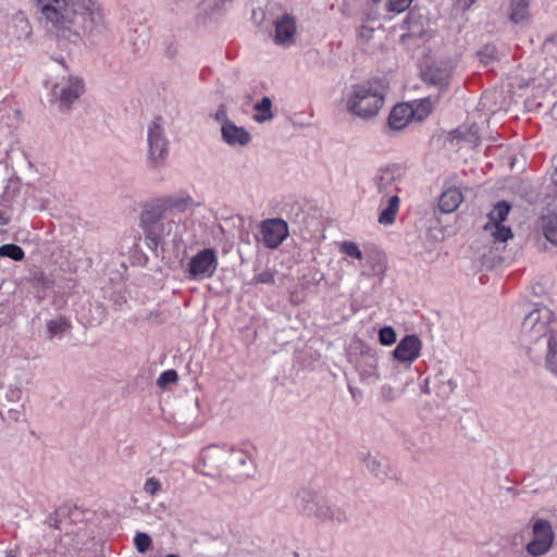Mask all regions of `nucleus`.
Here are the masks:
<instances>
[{
    "instance_id": "obj_41",
    "label": "nucleus",
    "mask_w": 557,
    "mask_h": 557,
    "mask_svg": "<svg viewBox=\"0 0 557 557\" xmlns=\"http://www.w3.org/2000/svg\"><path fill=\"white\" fill-rule=\"evenodd\" d=\"M411 2L412 0H388L387 11L395 14H400L410 7Z\"/></svg>"
},
{
    "instance_id": "obj_1",
    "label": "nucleus",
    "mask_w": 557,
    "mask_h": 557,
    "mask_svg": "<svg viewBox=\"0 0 557 557\" xmlns=\"http://www.w3.org/2000/svg\"><path fill=\"white\" fill-rule=\"evenodd\" d=\"M38 20L57 37L76 42L102 29V12L94 0H33Z\"/></svg>"
},
{
    "instance_id": "obj_56",
    "label": "nucleus",
    "mask_w": 557,
    "mask_h": 557,
    "mask_svg": "<svg viewBox=\"0 0 557 557\" xmlns=\"http://www.w3.org/2000/svg\"><path fill=\"white\" fill-rule=\"evenodd\" d=\"M8 413H9V418L10 419H12L14 421H18L20 420L21 413H20V411L17 409H10L8 411Z\"/></svg>"
},
{
    "instance_id": "obj_10",
    "label": "nucleus",
    "mask_w": 557,
    "mask_h": 557,
    "mask_svg": "<svg viewBox=\"0 0 557 557\" xmlns=\"http://www.w3.org/2000/svg\"><path fill=\"white\" fill-rule=\"evenodd\" d=\"M289 235L288 224L280 218L265 219L256 239L268 249H276Z\"/></svg>"
},
{
    "instance_id": "obj_53",
    "label": "nucleus",
    "mask_w": 557,
    "mask_h": 557,
    "mask_svg": "<svg viewBox=\"0 0 557 557\" xmlns=\"http://www.w3.org/2000/svg\"><path fill=\"white\" fill-rule=\"evenodd\" d=\"M417 23L416 16L412 13H409L405 20L403 21L401 27L407 30H413L412 24Z\"/></svg>"
},
{
    "instance_id": "obj_39",
    "label": "nucleus",
    "mask_w": 557,
    "mask_h": 557,
    "mask_svg": "<svg viewBox=\"0 0 557 557\" xmlns=\"http://www.w3.org/2000/svg\"><path fill=\"white\" fill-rule=\"evenodd\" d=\"M478 57L481 63L490 65L496 60V48L487 45L478 52Z\"/></svg>"
},
{
    "instance_id": "obj_38",
    "label": "nucleus",
    "mask_w": 557,
    "mask_h": 557,
    "mask_svg": "<svg viewBox=\"0 0 557 557\" xmlns=\"http://www.w3.org/2000/svg\"><path fill=\"white\" fill-rule=\"evenodd\" d=\"M134 544L136 549L144 554L151 546V537L145 532H138L134 537Z\"/></svg>"
},
{
    "instance_id": "obj_30",
    "label": "nucleus",
    "mask_w": 557,
    "mask_h": 557,
    "mask_svg": "<svg viewBox=\"0 0 557 557\" xmlns=\"http://www.w3.org/2000/svg\"><path fill=\"white\" fill-rule=\"evenodd\" d=\"M546 347H547V357H546V363L547 368L557 375V338L554 336H550L546 341Z\"/></svg>"
},
{
    "instance_id": "obj_59",
    "label": "nucleus",
    "mask_w": 557,
    "mask_h": 557,
    "mask_svg": "<svg viewBox=\"0 0 557 557\" xmlns=\"http://www.w3.org/2000/svg\"><path fill=\"white\" fill-rule=\"evenodd\" d=\"M348 389H349V392H350L351 396H352V397H355L356 388H354L352 386H350V385H349V386H348Z\"/></svg>"
},
{
    "instance_id": "obj_49",
    "label": "nucleus",
    "mask_w": 557,
    "mask_h": 557,
    "mask_svg": "<svg viewBox=\"0 0 557 557\" xmlns=\"http://www.w3.org/2000/svg\"><path fill=\"white\" fill-rule=\"evenodd\" d=\"M234 1L235 0H211L212 9L214 11L227 10L228 8L232 7Z\"/></svg>"
},
{
    "instance_id": "obj_62",
    "label": "nucleus",
    "mask_w": 557,
    "mask_h": 557,
    "mask_svg": "<svg viewBox=\"0 0 557 557\" xmlns=\"http://www.w3.org/2000/svg\"><path fill=\"white\" fill-rule=\"evenodd\" d=\"M165 557H180L178 555H175V554H169L166 555Z\"/></svg>"
},
{
    "instance_id": "obj_32",
    "label": "nucleus",
    "mask_w": 557,
    "mask_h": 557,
    "mask_svg": "<svg viewBox=\"0 0 557 557\" xmlns=\"http://www.w3.org/2000/svg\"><path fill=\"white\" fill-rule=\"evenodd\" d=\"M251 285L257 284H275V272L271 269H265L264 271L256 274L250 282Z\"/></svg>"
},
{
    "instance_id": "obj_5",
    "label": "nucleus",
    "mask_w": 557,
    "mask_h": 557,
    "mask_svg": "<svg viewBox=\"0 0 557 557\" xmlns=\"http://www.w3.org/2000/svg\"><path fill=\"white\" fill-rule=\"evenodd\" d=\"M532 540L527 543L525 552L531 557L547 555L555 543V531L550 521L535 518L531 521Z\"/></svg>"
},
{
    "instance_id": "obj_22",
    "label": "nucleus",
    "mask_w": 557,
    "mask_h": 557,
    "mask_svg": "<svg viewBox=\"0 0 557 557\" xmlns=\"http://www.w3.org/2000/svg\"><path fill=\"white\" fill-rule=\"evenodd\" d=\"M386 206L382 208L379 215V223L383 225H391L395 222L397 212L399 210L400 199L398 195L385 197Z\"/></svg>"
},
{
    "instance_id": "obj_35",
    "label": "nucleus",
    "mask_w": 557,
    "mask_h": 557,
    "mask_svg": "<svg viewBox=\"0 0 557 557\" xmlns=\"http://www.w3.org/2000/svg\"><path fill=\"white\" fill-rule=\"evenodd\" d=\"M341 251L343 253H345L346 256L350 257V258H354V259H357V260H362L363 259L362 251L360 250L358 245L352 243V242H344V243H342Z\"/></svg>"
},
{
    "instance_id": "obj_46",
    "label": "nucleus",
    "mask_w": 557,
    "mask_h": 557,
    "mask_svg": "<svg viewBox=\"0 0 557 557\" xmlns=\"http://www.w3.org/2000/svg\"><path fill=\"white\" fill-rule=\"evenodd\" d=\"M380 394L381 398L385 401H393L397 398V392L395 388L387 384L381 387Z\"/></svg>"
},
{
    "instance_id": "obj_52",
    "label": "nucleus",
    "mask_w": 557,
    "mask_h": 557,
    "mask_svg": "<svg viewBox=\"0 0 557 557\" xmlns=\"http://www.w3.org/2000/svg\"><path fill=\"white\" fill-rule=\"evenodd\" d=\"M475 1L476 0H454V3L459 10L465 12L469 10Z\"/></svg>"
},
{
    "instance_id": "obj_54",
    "label": "nucleus",
    "mask_w": 557,
    "mask_h": 557,
    "mask_svg": "<svg viewBox=\"0 0 557 557\" xmlns=\"http://www.w3.org/2000/svg\"><path fill=\"white\" fill-rule=\"evenodd\" d=\"M36 280L38 282L41 283V285L45 287V288H48L50 287V285L52 284L51 280L46 276L44 273H41L39 276L36 277Z\"/></svg>"
},
{
    "instance_id": "obj_31",
    "label": "nucleus",
    "mask_w": 557,
    "mask_h": 557,
    "mask_svg": "<svg viewBox=\"0 0 557 557\" xmlns=\"http://www.w3.org/2000/svg\"><path fill=\"white\" fill-rule=\"evenodd\" d=\"M92 306L95 312L85 323L89 326L100 325L107 318L106 307L100 302H95Z\"/></svg>"
},
{
    "instance_id": "obj_3",
    "label": "nucleus",
    "mask_w": 557,
    "mask_h": 557,
    "mask_svg": "<svg viewBox=\"0 0 557 557\" xmlns=\"http://www.w3.org/2000/svg\"><path fill=\"white\" fill-rule=\"evenodd\" d=\"M553 311L544 305H535L523 319L521 324V337L524 343L535 344L542 338L546 341L553 336Z\"/></svg>"
},
{
    "instance_id": "obj_26",
    "label": "nucleus",
    "mask_w": 557,
    "mask_h": 557,
    "mask_svg": "<svg viewBox=\"0 0 557 557\" xmlns=\"http://www.w3.org/2000/svg\"><path fill=\"white\" fill-rule=\"evenodd\" d=\"M70 329L67 320L59 315L46 323L47 338L52 339L55 336H62Z\"/></svg>"
},
{
    "instance_id": "obj_2",
    "label": "nucleus",
    "mask_w": 557,
    "mask_h": 557,
    "mask_svg": "<svg viewBox=\"0 0 557 557\" xmlns=\"http://www.w3.org/2000/svg\"><path fill=\"white\" fill-rule=\"evenodd\" d=\"M385 85L379 78L356 84L346 99L347 111L360 119L375 116L384 104Z\"/></svg>"
},
{
    "instance_id": "obj_40",
    "label": "nucleus",
    "mask_w": 557,
    "mask_h": 557,
    "mask_svg": "<svg viewBox=\"0 0 557 557\" xmlns=\"http://www.w3.org/2000/svg\"><path fill=\"white\" fill-rule=\"evenodd\" d=\"M143 490L149 496H156L162 491V483L159 479L150 476L146 480Z\"/></svg>"
},
{
    "instance_id": "obj_34",
    "label": "nucleus",
    "mask_w": 557,
    "mask_h": 557,
    "mask_svg": "<svg viewBox=\"0 0 557 557\" xmlns=\"http://www.w3.org/2000/svg\"><path fill=\"white\" fill-rule=\"evenodd\" d=\"M435 380L438 382V395L442 397H448L457 388V382L453 379L442 380L436 376Z\"/></svg>"
},
{
    "instance_id": "obj_61",
    "label": "nucleus",
    "mask_w": 557,
    "mask_h": 557,
    "mask_svg": "<svg viewBox=\"0 0 557 557\" xmlns=\"http://www.w3.org/2000/svg\"><path fill=\"white\" fill-rule=\"evenodd\" d=\"M49 520H51V525H53L54 528H58L57 525V519H52V517H49Z\"/></svg>"
},
{
    "instance_id": "obj_47",
    "label": "nucleus",
    "mask_w": 557,
    "mask_h": 557,
    "mask_svg": "<svg viewBox=\"0 0 557 557\" xmlns=\"http://www.w3.org/2000/svg\"><path fill=\"white\" fill-rule=\"evenodd\" d=\"M330 521H336L338 523L347 521V513L341 507H332Z\"/></svg>"
},
{
    "instance_id": "obj_29",
    "label": "nucleus",
    "mask_w": 557,
    "mask_h": 557,
    "mask_svg": "<svg viewBox=\"0 0 557 557\" xmlns=\"http://www.w3.org/2000/svg\"><path fill=\"white\" fill-rule=\"evenodd\" d=\"M0 258L22 261L25 258V251L16 244H4L0 246Z\"/></svg>"
},
{
    "instance_id": "obj_9",
    "label": "nucleus",
    "mask_w": 557,
    "mask_h": 557,
    "mask_svg": "<svg viewBox=\"0 0 557 557\" xmlns=\"http://www.w3.org/2000/svg\"><path fill=\"white\" fill-rule=\"evenodd\" d=\"M147 141L149 146V160L153 166L163 163L169 153V141L161 125V117H156L148 126Z\"/></svg>"
},
{
    "instance_id": "obj_55",
    "label": "nucleus",
    "mask_w": 557,
    "mask_h": 557,
    "mask_svg": "<svg viewBox=\"0 0 557 557\" xmlns=\"http://www.w3.org/2000/svg\"><path fill=\"white\" fill-rule=\"evenodd\" d=\"M10 222V218L7 213L0 208V226H5Z\"/></svg>"
},
{
    "instance_id": "obj_63",
    "label": "nucleus",
    "mask_w": 557,
    "mask_h": 557,
    "mask_svg": "<svg viewBox=\"0 0 557 557\" xmlns=\"http://www.w3.org/2000/svg\"><path fill=\"white\" fill-rule=\"evenodd\" d=\"M373 2H379L380 0H372Z\"/></svg>"
},
{
    "instance_id": "obj_11",
    "label": "nucleus",
    "mask_w": 557,
    "mask_h": 557,
    "mask_svg": "<svg viewBox=\"0 0 557 557\" xmlns=\"http://www.w3.org/2000/svg\"><path fill=\"white\" fill-rule=\"evenodd\" d=\"M404 171L397 164L381 168L373 177L374 185L380 194H382L381 207L385 197L398 195L400 190L399 184L403 180Z\"/></svg>"
},
{
    "instance_id": "obj_25",
    "label": "nucleus",
    "mask_w": 557,
    "mask_h": 557,
    "mask_svg": "<svg viewBox=\"0 0 557 557\" xmlns=\"http://www.w3.org/2000/svg\"><path fill=\"white\" fill-rule=\"evenodd\" d=\"M529 17V1L528 0H511L509 18L515 24H520Z\"/></svg>"
},
{
    "instance_id": "obj_7",
    "label": "nucleus",
    "mask_w": 557,
    "mask_h": 557,
    "mask_svg": "<svg viewBox=\"0 0 557 557\" xmlns=\"http://www.w3.org/2000/svg\"><path fill=\"white\" fill-rule=\"evenodd\" d=\"M219 265L213 248H203L193 256L187 263L186 273L190 281H203L214 276Z\"/></svg>"
},
{
    "instance_id": "obj_37",
    "label": "nucleus",
    "mask_w": 557,
    "mask_h": 557,
    "mask_svg": "<svg viewBox=\"0 0 557 557\" xmlns=\"http://www.w3.org/2000/svg\"><path fill=\"white\" fill-rule=\"evenodd\" d=\"M178 380L177 372L173 369L163 371L157 379V385L161 388L166 387L169 384H173Z\"/></svg>"
},
{
    "instance_id": "obj_20",
    "label": "nucleus",
    "mask_w": 557,
    "mask_h": 557,
    "mask_svg": "<svg viewBox=\"0 0 557 557\" xmlns=\"http://www.w3.org/2000/svg\"><path fill=\"white\" fill-rule=\"evenodd\" d=\"M416 115L414 110L407 103L396 104L389 113L388 126L391 129L400 131L406 127Z\"/></svg>"
},
{
    "instance_id": "obj_51",
    "label": "nucleus",
    "mask_w": 557,
    "mask_h": 557,
    "mask_svg": "<svg viewBox=\"0 0 557 557\" xmlns=\"http://www.w3.org/2000/svg\"><path fill=\"white\" fill-rule=\"evenodd\" d=\"M251 20L256 25H261L265 20V13L261 8L253 9Z\"/></svg>"
},
{
    "instance_id": "obj_33",
    "label": "nucleus",
    "mask_w": 557,
    "mask_h": 557,
    "mask_svg": "<svg viewBox=\"0 0 557 557\" xmlns=\"http://www.w3.org/2000/svg\"><path fill=\"white\" fill-rule=\"evenodd\" d=\"M396 332L392 326H383L379 331V341L383 346H391L396 343Z\"/></svg>"
},
{
    "instance_id": "obj_28",
    "label": "nucleus",
    "mask_w": 557,
    "mask_h": 557,
    "mask_svg": "<svg viewBox=\"0 0 557 557\" xmlns=\"http://www.w3.org/2000/svg\"><path fill=\"white\" fill-rule=\"evenodd\" d=\"M253 109L258 112L253 116L258 123H264L273 119L272 101L268 96H264L261 100L255 103Z\"/></svg>"
},
{
    "instance_id": "obj_57",
    "label": "nucleus",
    "mask_w": 557,
    "mask_h": 557,
    "mask_svg": "<svg viewBox=\"0 0 557 557\" xmlns=\"http://www.w3.org/2000/svg\"><path fill=\"white\" fill-rule=\"evenodd\" d=\"M552 183L555 185L556 187V193H557V164H556V169L552 175Z\"/></svg>"
},
{
    "instance_id": "obj_43",
    "label": "nucleus",
    "mask_w": 557,
    "mask_h": 557,
    "mask_svg": "<svg viewBox=\"0 0 557 557\" xmlns=\"http://www.w3.org/2000/svg\"><path fill=\"white\" fill-rule=\"evenodd\" d=\"M463 139L470 144L478 145L480 141V132L476 124H472L463 134Z\"/></svg>"
},
{
    "instance_id": "obj_12",
    "label": "nucleus",
    "mask_w": 557,
    "mask_h": 557,
    "mask_svg": "<svg viewBox=\"0 0 557 557\" xmlns=\"http://www.w3.org/2000/svg\"><path fill=\"white\" fill-rule=\"evenodd\" d=\"M379 360L380 356L376 350L372 348L361 350L356 361V371L361 383L371 385L380 380Z\"/></svg>"
},
{
    "instance_id": "obj_17",
    "label": "nucleus",
    "mask_w": 557,
    "mask_h": 557,
    "mask_svg": "<svg viewBox=\"0 0 557 557\" xmlns=\"http://www.w3.org/2000/svg\"><path fill=\"white\" fill-rule=\"evenodd\" d=\"M222 140L231 147H244L251 141L250 133L243 126H237L234 122L226 123L221 127Z\"/></svg>"
},
{
    "instance_id": "obj_50",
    "label": "nucleus",
    "mask_w": 557,
    "mask_h": 557,
    "mask_svg": "<svg viewBox=\"0 0 557 557\" xmlns=\"http://www.w3.org/2000/svg\"><path fill=\"white\" fill-rule=\"evenodd\" d=\"M22 396V389L18 387L10 386L7 391L5 397L9 401H18Z\"/></svg>"
},
{
    "instance_id": "obj_23",
    "label": "nucleus",
    "mask_w": 557,
    "mask_h": 557,
    "mask_svg": "<svg viewBox=\"0 0 557 557\" xmlns=\"http://www.w3.org/2000/svg\"><path fill=\"white\" fill-rule=\"evenodd\" d=\"M319 500L315 492L310 488L300 490L296 496L298 509L307 516L312 513Z\"/></svg>"
},
{
    "instance_id": "obj_15",
    "label": "nucleus",
    "mask_w": 557,
    "mask_h": 557,
    "mask_svg": "<svg viewBox=\"0 0 557 557\" xmlns=\"http://www.w3.org/2000/svg\"><path fill=\"white\" fill-rule=\"evenodd\" d=\"M182 221V213H173L171 218H166V220H161L157 225H154V235L145 234V239L148 248L152 251H156L162 242L169 237L175 228H177L178 224Z\"/></svg>"
},
{
    "instance_id": "obj_16",
    "label": "nucleus",
    "mask_w": 557,
    "mask_h": 557,
    "mask_svg": "<svg viewBox=\"0 0 557 557\" xmlns=\"http://www.w3.org/2000/svg\"><path fill=\"white\" fill-rule=\"evenodd\" d=\"M422 343L417 335H406L393 350L396 360L411 364L420 356Z\"/></svg>"
},
{
    "instance_id": "obj_27",
    "label": "nucleus",
    "mask_w": 557,
    "mask_h": 557,
    "mask_svg": "<svg viewBox=\"0 0 557 557\" xmlns=\"http://www.w3.org/2000/svg\"><path fill=\"white\" fill-rule=\"evenodd\" d=\"M541 227L546 239L557 245V214H546L542 216Z\"/></svg>"
},
{
    "instance_id": "obj_19",
    "label": "nucleus",
    "mask_w": 557,
    "mask_h": 557,
    "mask_svg": "<svg viewBox=\"0 0 557 557\" xmlns=\"http://www.w3.org/2000/svg\"><path fill=\"white\" fill-rule=\"evenodd\" d=\"M296 34V20L285 14L275 21L274 41L277 45H289L294 41Z\"/></svg>"
},
{
    "instance_id": "obj_48",
    "label": "nucleus",
    "mask_w": 557,
    "mask_h": 557,
    "mask_svg": "<svg viewBox=\"0 0 557 557\" xmlns=\"http://www.w3.org/2000/svg\"><path fill=\"white\" fill-rule=\"evenodd\" d=\"M110 299L116 307V309H121L122 306L125 305L127 301L126 296L122 292H114Z\"/></svg>"
},
{
    "instance_id": "obj_13",
    "label": "nucleus",
    "mask_w": 557,
    "mask_h": 557,
    "mask_svg": "<svg viewBox=\"0 0 557 557\" xmlns=\"http://www.w3.org/2000/svg\"><path fill=\"white\" fill-rule=\"evenodd\" d=\"M453 71L454 66L449 61H435L421 71V78L425 84L432 85L442 91L449 86Z\"/></svg>"
},
{
    "instance_id": "obj_44",
    "label": "nucleus",
    "mask_w": 557,
    "mask_h": 557,
    "mask_svg": "<svg viewBox=\"0 0 557 557\" xmlns=\"http://www.w3.org/2000/svg\"><path fill=\"white\" fill-rule=\"evenodd\" d=\"M20 193V183L18 181H10L9 184L4 187L3 197L5 200L13 199Z\"/></svg>"
},
{
    "instance_id": "obj_21",
    "label": "nucleus",
    "mask_w": 557,
    "mask_h": 557,
    "mask_svg": "<svg viewBox=\"0 0 557 557\" xmlns=\"http://www.w3.org/2000/svg\"><path fill=\"white\" fill-rule=\"evenodd\" d=\"M463 196L459 188L450 187L444 190L438 199V208L444 213L454 212L462 202Z\"/></svg>"
},
{
    "instance_id": "obj_18",
    "label": "nucleus",
    "mask_w": 557,
    "mask_h": 557,
    "mask_svg": "<svg viewBox=\"0 0 557 557\" xmlns=\"http://www.w3.org/2000/svg\"><path fill=\"white\" fill-rule=\"evenodd\" d=\"M5 33L7 36L17 40L27 39L30 36L32 26L24 12L18 11L12 15L7 25Z\"/></svg>"
},
{
    "instance_id": "obj_58",
    "label": "nucleus",
    "mask_w": 557,
    "mask_h": 557,
    "mask_svg": "<svg viewBox=\"0 0 557 557\" xmlns=\"http://www.w3.org/2000/svg\"><path fill=\"white\" fill-rule=\"evenodd\" d=\"M4 557H17L14 550H7Z\"/></svg>"
},
{
    "instance_id": "obj_6",
    "label": "nucleus",
    "mask_w": 557,
    "mask_h": 557,
    "mask_svg": "<svg viewBox=\"0 0 557 557\" xmlns=\"http://www.w3.org/2000/svg\"><path fill=\"white\" fill-rule=\"evenodd\" d=\"M84 92V82L75 76L62 77L51 90L50 102L61 112H67L71 106Z\"/></svg>"
},
{
    "instance_id": "obj_36",
    "label": "nucleus",
    "mask_w": 557,
    "mask_h": 557,
    "mask_svg": "<svg viewBox=\"0 0 557 557\" xmlns=\"http://www.w3.org/2000/svg\"><path fill=\"white\" fill-rule=\"evenodd\" d=\"M331 509L332 507L327 506L320 499L310 517H314L321 521H330Z\"/></svg>"
},
{
    "instance_id": "obj_4",
    "label": "nucleus",
    "mask_w": 557,
    "mask_h": 557,
    "mask_svg": "<svg viewBox=\"0 0 557 557\" xmlns=\"http://www.w3.org/2000/svg\"><path fill=\"white\" fill-rule=\"evenodd\" d=\"M186 207L187 201L178 197H168L157 200L141 213V227L144 233L154 235V225L161 220L171 218L173 213H183Z\"/></svg>"
},
{
    "instance_id": "obj_60",
    "label": "nucleus",
    "mask_w": 557,
    "mask_h": 557,
    "mask_svg": "<svg viewBox=\"0 0 557 557\" xmlns=\"http://www.w3.org/2000/svg\"><path fill=\"white\" fill-rule=\"evenodd\" d=\"M49 520H51V525H53L54 528H58L57 525V519H52V517H49Z\"/></svg>"
},
{
    "instance_id": "obj_8",
    "label": "nucleus",
    "mask_w": 557,
    "mask_h": 557,
    "mask_svg": "<svg viewBox=\"0 0 557 557\" xmlns=\"http://www.w3.org/2000/svg\"><path fill=\"white\" fill-rule=\"evenodd\" d=\"M510 209V203L502 200L495 203L493 209L487 213L488 221L484 225V231L490 233L494 243L503 244L513 236L511 228L504 225Z\"/></svg>"
},
{
    "instance_id": "obj_45",
    "label": "nucleus",
    "mask_w": 557,
    "mask_h": 557,
    "mask_svg": "<svg viewBox=\"0 0 557 557\" xmlns=\"http://www.w3.org/2000/svg\"><path fill=\"white\" fill-rule=\"evenodd\" d=\"M431 109H432L431 100H430V98H425L421 101V103L419 104V107L417 108V110L414 112H416V115H418V119L422 120L429 115V113L431 112Z\"/></svg>"
},
{
    "instance_id": "obj_42",
    "label": "nucleus",
    "mask_w": 557,
    "mask_h": 557,
    "mask_svg": "<svg viewBox=\"0 0 557 557\" xmlns=\"http://www.w3.org/2000/svg\"><path fill=\"white\" fill-rule=\"evenodd\" d=\"M215 121L221 123V127H224L226 123H232L227 115V107L225 103H221L214 114L211 115Z\"/></svg>"
},
{
    "instance_id": "obj_14",
    "label": "nucleus",
    "mask_w": 557,
    "mask_h": 557,
    "mask_svg": "<svg viewBox=\"0 0 557 557\" xmlns=\"http://www.w3.org/2000/svg\"><path fill=\"white\" fill-rule=\"evenodd\" d=\"M359 460L366 466L368 471L381 482H386L387 480H398L396 473L389 466V461L379 455H371L367 451L358 453Z\"/></svg>"
},
{
    "instance_id": "obj_24",
    "label": "nucleus",
    "mask_w": 557,
    "mask_h": 557,
    "mask_svg": "<svg viewBox=\"0 0 557 557\" xmlns=\"http://www.w3.org/2000/svg\"><path fill=\"white\" fill-rule=\"evenodd\" d=\"M226 453L230 454L227 459V465L230 468L235 470H242L247 466V462L250 460L249 455L243 449L233 447V446H224Z\"/></svg>"
}]
</instances>
